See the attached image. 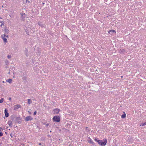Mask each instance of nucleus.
I'll return each mask as SVG.
<instances>
[{
  "mask_svg": "<svg viewBox=\"0 0 146 146\" xmlns=\"http://www.w3.org/2000/svg\"><path fill=\"white\" fill-rule=\"evenodd\" d=\"M53 120L55 122H59L60 121V117L58 115L54 116L53 118Z\"/></svg>",
  "mask_w": 146,
  "mask_h": 146,
  "instance_id": "obj_1",
  "label": "nucleus"
},
{
  "mask_svg": "<svg viewBox=\"0 0 146 146\" xmlns=\"http://www.w3.org/2000/svg\"><path fill=\"white\" fill-rule=\"evenodd\" d=\"M98 142L100 145L102 146H104L106 144L107 141L106 140L104 142H103L102 140H99L98 141Z\"/></svg>",
  "mask_w": 146,
  "mask_h": 146,
  "instance_id": "obj_2",
  "label": "nucleus"
},
{
  "mask_svg": "<svg viewBox=\"0 0 146 146\" xmlns=\"http://www.w3.org/2000/svg\"><path fill=\"white\" fill-rule=\"evenodd\" d=\"M33 119V118L31 116H29L25 117V120L26 121H28L32 120Z\"/></svg>",
  "mask_w": 146,
  "mask_h": 146,
  "instance_id": "obj_3",
  "label": "nucleus"
},
{
  "mask_svg": "<svg viewBox=\"0 0 146 146\" xmlns=\"http://www.w3.org/2000/svg\"><path fill=\"white\" fill-rule=\"evenodd\" d=\"M60 111L59 109L56 108L53 110V113L55 114H58Z\"/></svg>",
  "mask_w": 146,
  "mask_h": 146,
  "instance_id": "obj_4",
  "label": "nucleus"
},
{
  "mask_svg": "<svg viewBox=\"0 0 146 146\" xmlns=\"http://www.w3.org/2000/svg\"><path fill=\"white\" fill-rule=\"evenodd\" d=\"M88 141L90 144H92V145H94V143L92 140L89 137L88 139Z\"/></svg>",
  "mask_w": 146,
  "mask_h": 146,
  "instance_id": "obj_5",
  "label": "nucleus"
},
{
  "mask_svg": "<svg viewBox=\"0 0 146 146\" xmlns=\"http://www.w3.org/2000/svg\"><path fill=\"white\" fill-rule=\"evenodd\" d=\"M21 107V106L19 105H16L14 106V109L15 110H16L18 109L19 108Z\"/></svg>",
  "mask_w": 146,
  "mask_h": 146,
  "instance_id": "obj_6",
  "label": "nucleus"
},
{
  "mask_svg": "<svg viewBox=\"0 0 146 146\" xmlns=\"http://www.w3.org/2000/svg\"><path fill=\"white\" fill-rule=\"evenodd\" d=\"M5 113L6 117H8L9 116V113L7 112V110L5 109Z\"/></svg>",
  "mask_w": 146,
  "mask_h": 146,
  "instance_id": "obj_7",
  "label": "nucleus"
},
{
  "mask_svg": "<svg viewBox=\"0 0 146 146\" xmlns=\"http://www.w3.org/2000/svg\"><path fill=\"white\" fill-rule=\"evenodd\" d=\"M108 33L110 34L111 35H112L113 33H115V32L114 30H110L109 31H108Z\"/></svg>",
  "mask_w": 146,
  "mask_h": 146,
  "instance_id": "obj_8",
  "label": "nucleus"
},
{
  "mask_svg": "<svg viewBox=\"0 0 146 146\" xmlns=\"http://www.w3.org/2000/svg\"><path fill=\"white\" fill-rule=\"evenodd\" d=\"M8 124L10 127H12V122L11 121H8Z\"/></svg>",
  "mask_w": 146,
  "mask_h": 146,
  "instance_id": "obj_9",
  "label": "nucleus"
},
{
  "mask_svg": "<svg viewBox=\"0 0 146 146\" xmlns=\"http://www.w3.org/2000/svg\"><path fill=\"white\" fill-rule=\"evenodd\" d=\"M6 81L11 84L12 82V80L11 79H9L6 80Z\"/></svg>",
  "mask_w": 146,
  "mask_h": 146,
  "instance_id": "obj_10",
  "label": "nucleus"
},
{
  "mask_svg": "<svg viewBox=\"0 0 146 146\" xmlns=\"http://www.w3.org/2000/svg\"><path fill=\"white\" fill-rule=\"evenodd\" d=\"M27 100L28 101V104H30L32 103V101L30 99H28Z\"/></svg>",
  "mask_w": 146,
  "mask_h": 146,
  "instance_id": "obj_11",
  "label": "nucleus"
},
{
  "mask_svg": "<svg viewBox=\"0 0 146 146\" xmlns=\"http://www.w3.org/2000/svg\"><path fill=\"white\" fill-rule=\"evenodd\" d=\"M38 25L40 26L41 27H42L43 26V25L42 24V23L40 22H38Z\"/></svg>",
  "mask_w": 146,
  "mask_h": 146,
  "instance_id": "obj_12",
  "label": "nucleus"
},
{
  "mask_svg": "<svg viewBox=\"0 0 146 146\" xmlns=\"http://www.w3.org/2000/svg\"><path fill=\"white\" fill-rule=\"evenodd\" d=\"M145 125H146V122L141 123L140 125V126H143Z\"/></svg>",
  "mask_w": 146,
  "mask_h": 146,
  "instance_id": "obj_13",
  "label": "nucleus"
},
{
  "mask_svg": "<svg viewBox=\"0 0 146 146\" xmlns=\"http://www.w3.org/2000/svg\"><path fill=\"white\" fill-rule=\"evenodd\" d=\"M125 51L124 49H121L119 50V52L121 53H123Z\"/></svg>",
  "mask_w": 146,
  "mask_h": 146,
  "instance_id": "obj_14",
  "label": "nucleus"
},
{
  "mask_svg": "<svg viewBox=\"0 0 146 146\" xmlns=\"http://www.w3.org/2000/svg\"><path fill=\"white\" fill-rule=\"evenodd\" d=\"M124 113V114H123L121 116L122 118H125L126 117L125 114V113Z\"/></svg>",
  "mask_w": 146,
  "mask_h": 146,
  "instance_id": "obj_15",
  "label": "nucleus"
},
{
  "mask_svg": "<svg viewBox=\"0 0 146 146\" xmlns=\"http://www.w3.org/2000/svg\"><path fill=\"white\" fill-rule=\"evenodd\" d=\"M4 41L5 42H7V40L6 38L5 37H3V38Z\"/></svg>",
  "mask_w": 146,
  "mask_h": 146,
  "instance_id": "obj_16",
  "label": "nucleus"
},
{
  "mask_svg": "<svg viewBox=\"0 0 146 146\" xmlns=\"http://www.w3.org/2000/svg\"><path fill=\"white\" fill-rule=\"evenodd\" d=\"M4 100V99L3 98H1L0 100V103H2L3 102Z\"/></svg>",
  "mask_w": 146,
  "mask_h": 146,
  "instance_id": "obj_17",
  "label": "nucleus"
},
{
  "mask_svg": "<svg viewBox=\"0 0 146 146\" xmlns=\"http://www.w3.org/2000/svg\"><path fill=\"white\" fill-rule=\"evenodd\" d=\"M8 58H11V56L10 55H8L7 56Z\"/></svg>",
  "mask_w": 146,
  "mask_h": 146,
  "instance_id": "obj_18",
  "label": "nucleus"
},
{
  "mask_svg": "<svg viewBox=\"0 0 146 146\" xmlns=\"http://www.w3.org/2000/svg\"><path fill=\"white\" fill-rule=\"evenodd\" d=\"M4 25V24L2 22H1L0 23V26H2V25Z\"/></svg>",
  "mask_w": 146,
  "mask_h": 146,
  "instance_id": "obj_19",
  "label": "nucleus"
},
{
  "mask_svg": "<svg viewBox=\"0 0 146 146\" xmlns=\"http://www.w3.org/2000/svg\"><path fill=\"white\" fill-rule=\"evenodd\" d=\"M5 36H6V35H1V36L2 37V38H3V37H5Z\"/></svg>",
  "mask_w": 146,
  "mask_h": 146,
  "instance_id": "obj_20",
  "label": "nucleus"
},
{
  "mask_svg": "<svg viewBox=\"0 0 146 146\" xmlns=\"http://www.w3.org/2000/svg\"><path fill=\"white\" fill-rule=\"evenodd\" d=\"M36 111H35V112L34 113L33 115H35L36 114Z\"/></svg>",
  "mask_w": 146,
  "mask_h": 146,
  "instance_id": "obj_21",
  "label": "nucleus"
},
{
  "mask_svg": "<svg viewBox=\"0 0 146 146\" xmlns=\"http://www.w3.org/2000/svg\"><path fill=\"white\" fill-rule=\"evenodd\" d=\"M3 135V133H2L0 132V136H2Z\"/></svg>",
  "mask_w": 146,
  "mask_h": 146,
  "instance_id": "obj_22",
  "label": "nucleus"
},
{
  "mask_svg": "<svg viewBox=\"0 0 146 146\" xmlns=\"http://www.w3.org/2000/svg\"><path fill=\"white\" fill-rule=\"evenodd\" d=\"M94 140L95 141L98 142V141L99 140H98L96 138L94 139Z\"/></svg>",
  "mask_w": 146,
  "mask_h": 146,
  "instance_id": "obj_23",
  "label": "nucleus"
},
{
  "mask_svg": "<svg viewBox=\"0 0 146 146\" xmlns=\"http://www.w3.org/2000/svg\"><path fill=\"white\" fill-rule=\"evenodd\" d=\"M5 31L7 32H8V31H9L7 29H5Z\"/></svg>",
  "mask_w": 146,
  "mask_h": 146,
  "instance_id": "obj_24",
  "label": "nucleus"
},
{
  "mask_svg": "<svg viewBox=\"0 0 146 146\" xmlns=\"http://www.w3.org/2000/svg\"><path fill=\"white\" fill-rule=\"evenodd\" d=\"M49 125V123H47V124L46 125V127H47V126H48Z\"/></svg>",
  "mask_w": 146,
  "mask_h": 146,
  "instance_id": "obj_25",
  "label": "nucleus"
},
{
  "mask_svg": "<svg viewBox=\"0 0 146 146\" xmlns=\"http://www.w3.org/2000/svg\"><path fill=\"white\" fill-rule=\"evenodd\" d=\"M11 98H9V100H11Z\"/></svg>",
  "mask_w": 146,
  "mask_h": 146,
  "instance_id": "obj_26",
  "label": "nucleus"
},
{
  "mask_svg": "<svg viewBox=\"0 0 146 146\" xmlns=\"http://www.w3.org/2000/svg\"><path fill=\"white\" fill-rule=\"evenodd\" d=\"M27 2H29V0H26V2L27 3Z\"/></svg>",
  "mask_w": 146,
  "mask_h": 146,
  "instance_id": "obj_27",
  "label": "nucleus"
},
{
  "mask_svg": "<svg viewBox=\"0 0 146 146\" xmlns=\"http://www.w3.org/2000/svg\"><path fill=\"white\" fill-rule=\"evenodd\" d=\"M28 112H29V114H31V112H29V111H28Z\"/></svg>",
  "mask_w": 146,
  "mask_h": 146,
  "instance_id": "obj_28",
  "label": "nucleus"
},
{
  "mask_svg": "<svg viewBox=\"0 0 146 146\" xmlns=\"http://www.w3.org/2000/svg\"><path fill=\"white\" fill-rule=\"evenodd\" d=\"M6 63H8V61H6Z\"/></svg>",
  "mask_w": 146,
  "mask_h": 146,
  "instance_id": "obj_29",
  "label": "nucleus"
},
{
  "mask_svg": "<svg viewBox=\"0 0 146 146\" xmlns=\"http://www.w3.org/2000/svg\"><path fill=\"white\" fill-rule=\"evenodd\" d=\"M39 145H41V143H39Z\"/></svg>",
  "mask_w": 146,
  "mask_h": 146,
  "instance_id": "obj_30",
  "label": "nucleus"
},
{
  "mask_svg": "<svg viewBox=\"0 0 146 146\" xmlns=\"http://www.w3.org/2000/svg\"><path fill=\"white\" fill-rule=\"evenodd\" d=\"M6 36V37H7L8 36H7H7H6H6Z\"/></svg>",
  "mask_w": 146,
  "mask_h": 146,
  "instance_id": "obj_31",
  "label": "nucleus"
},
{
  "mask_svg": "<svg viewBox=\"0 0 146 146\" xmlns=\"http://www.w3.org/2000/svg\"><path fill=\"white\" fill-rule=\"evenodd\" d=\"M4 82H4V81H3V83H4Z\"/></svg>",
  "mask_w": 146,
  "mask_h": 146,
  "instance_id": "obj_32",
  "label": "nucleus"
},
{
  "mask_svg": "<svg viewBox=\"0 0 146 146\" xmlns=\"http://www.w3.org/2000/svg\"><path fill=\"white\" fill-rule=\"evenodd\" d=\"M22 19H23V17H22Z\"/></svg>",
  "mask_w": 146,
  "mask_h": 146,
  "instance_id": "obj_33",
  "label": "nucleus"
},
{
  "mask_svg": "<svg viewBox=\"0 0 146 146\" xmlns=\"http://www.w3.org/2000/svg\"><path fill=\"white\" fill-rule=\"evenodd\" d=\"M85 51V52H86V51H87V50H86Z\"/></svg>",
  "mask_w": 146,
  "mask_h": 146,
  "instance_id": "obj_34",
  "label": "nucleus"
}]
</instances>
